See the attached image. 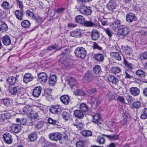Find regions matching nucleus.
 Returning a JSON list of instances; mask_svg holds the SVG:
<instances>
[{
	"label": "nucleus",
	"mask_w": 147,
	"mask_h": 147,
	"mask_svg": "<svg viewBox=\"0 0 147 147\" xmlns=\"http://www.w3.org/2000/svg\"><path fill=\"white\" fill-rule=\"evenodd\" d=\"M2 40L3 44L5 45H8L11 43V40L10 38L7 35H5L2 38Z\"/></svg>",
	"instance_id": "5701e85b"
},
{
	"label": "nucleus",
	"mask_w": 147,
	"mask_h": 147,
	"mask_svg": "<svg viewBox=\"0 0 147 147\" xmlns=\"http://www.w3.org/2000/svg\"><path fill=\"white\" fill-rule=\"evenodd\" d=\"M48 122L51 124L55 125L57 123V121L56 120H54L53 119L49 118L48 120Z\"/></svg>",
	"instance_id": "052dcab7"
},
{
	"label": "nucleus",
	"mask_w": 147,
	"mask_h": 147,
	"mask_svg": "<svg viewBox=\"0 0 147 147\" xmlns=\"http://www.w3.org/2000/svg\"><path fill=\"white\" fill-rule=\"evenodd\" d=\"M38 78L39 82L41 83L46 82L48 77L44 72H42L38 74Z\"/></svg>",
	"instance_id": "6e6552de"
},
{
	"label": "nucleus",
	"mask_w": 147,
	"mask_h": 147,
	"mask_svg": "<svg viewBox=\"0 0 147 147\" xmlns=\"http://www.w3.org/2000/svg\"><path fill=\"white\" fill-rule=\"evenodd\" d=\"M130 32L129 28L126 26L121 25L118 29L116 34L119 36H124L127 35Z\"/></svg>",
	"instance_id": "20e7f679"
},
{
	"label": "nucleus",
	"mask_w": 147,
	"mask_h": 147,
	"mask_svg": "<svg viewBox=\"0 0 147 147\" xmlns=\"http://www.w3.org/2000/svg\"><path fill=\"white\" fill-rule=\"evenodd\" d=\"M30 118L31 120L32 119H36L38 117V116L37 113H31L30 114Z\"/></svg>",
	"instance_id": "13d9d810"
},
{
	"label": "nucleus",
	"mask_w": 147,
	"mask_h": 147,
	"mask_svg": "<svg viewBox=\"0 0 147 147\" xmlns=\"http://www.w3.org/2000/svg\"><path fill=\"white\" fill-rule=\"evenodd\" d=\"M42 90V88L40 87H36L33 90L32 95L34 97H38L40 95Z\"/></svg>",
	"instance_id": "dca6fc26"
},
{
	"label": "nucleus",
	"mask_w": 147,
	"mask_h": 147,
	"mask_svg": "<svg viewBox=\"0 0 147 147\" xmlns=\"http://www.w3.org/2000/svg\"><path fill=\"white\" fill-rule=\"evenodd\" d=\"M110 55L111 57L117 60L120 61L121 59V57L119 54L117 52H111Z\"/></svg>",
	"instance_id": "7c9ffc66"
},
{
	"label": "nucleus",
	"mask_w": 147,
	"mask_h": 147,
	"mask_svg": "<svg viewBox=\"0 0 147 147\" xmlns=\"http://www.w3.org/2000/svg\"><path fill=\"white\" fill-rule=\"evenodd\" d=\"M81 134L84 136L88 137L92 135V132L90 130H83L81 132Z\"/></svg>",
	"instance_id": "58836bf2"
},
{
	"label": "nucleus",
	"mask_w": 147,
	"mask_h": 147,
	"mask_svg": "<svg viewBox=\"0 0 147 147\" xmlns=\"http://www.w3.org/2000/svg\"><path fill=\"white\" fill-rule=\"evenodd\" d=\"M7 84L10 86H12L18 82V80L13 76L9 77L7 79Z\"/></svg>",
	"instance_id": "f3484780"
},
{
	"label": "nucleus",
	"mask_w": 147,
	"mask_h": 147,
	"mask_svg": "<svg viewBox=\"0 0 147 147\" xmlns=\"http://www.w3.org/2000/svg\"><path fill=\"white\" fill-rule=\"evenodd\" d=\"M80 107L81 110L83 112H85L87 111L88 109L87 105L84 103H82L80 104Z\"/></svg>",
	"instance_id": "c03bdc74"
},
{
	"label": "nucleus",
	"mask_w": 147,
	"mask_h": 147,
	"mask_svg": "<svg viewBox=\"0 0 147 147\" xmlns=\"http://www.w3.org/2000/svg\"><path fill=\"white\" fill-rule=\"evenodd\" d=\"M141 103L139 101H136L133 102L131 106L132 109H138L140 107Z\"/></svg>",
	"instance_id": "f704fd0d"
},
{
	"label": "nucleus",
	"mask_w": 147,
	"mask_h": 147,
	"mask_svg": "<svg viewBox=\"0 0 147 147\" xmlns=\"http://www.w3.org/2000/svg\"><path fill=\"white\" fill-rule=\"evenodd\" d=\"M123 63L126 67L131 69L132 68L133 66L132 64L129 63L125 59H124Z\"/></svg>",
	"instance_id": "6e6d98bb"
},
{
	"label": "nucleus",
	"mask_w": 147,
	"mask_h": 147,
	"mask_svg": "<svg viewBox=\"0 0 147 147\" xmlns=\"http://www.w3.org/2000/svg\"><path fill=\"white\" fill-rule=\"evenodd\" d=\"M15 14L16 18L19 20H22L23 19V13L22 10H16L15 12Z\"/></svg>",
	"instance_id": "4be33fe9"
},
{
	"label": "nucleus",
	"mask_w": 147,
	"mask_h": 147,
	"mask_svg": "<svg viewBox=\"0 0 147 147\" xmlns=\"http://www.w3.org/2000/svg\"><path fill=\"white\" fill-rule=\"evenodd\" d=\"M82 30L76 29L70 32V35L75 38H80L82 36Z\"/></svg>",
	"instance_id": "1a4fd4ad"
},
{
	"label": "nucleus",
	"mask_w": 147,
	"mask_h": 147,
	"mask_svg": "<svg viewBox=\"0 0 147 147\" xmlns=\"http://www.w3.org/2000/svg\"><path fill=\"white\" fill-rule=\"evenodd\" d=\"M1 6L5 9H8L10 7L9 3L7 1H4L1 5Z\"/></svg>",
	"instance_id": "09e8293b"
},
{
	"label": "nucleus",
	"mask_w": 147,
	"mask_h": 147,
	"mask_svg": "<svg viewBox=\"0 0 147 147\" xmlns=\"http://www.w3.org/2000/svg\"><path fill=\"white\" fill-rule=\"evenodd\" d=\"M111 71L114 74L118 73L120 72V69L117 67H113L111 69Z\"/></svg>",
	"instance_id": "3c124183"
},
{
	"label": "nucleus",
	"mask_w": 147,
	"mask_h": 147,
	"mask_svg": "<svg viewBox=\"0 0 147 147\" xmlns=\"http://www.w3.org/2000/svg\"><path fill=\"white\" fill-rule=\"evenodd\" d=\"M91 36L92 40H96L99 38V34L98 31L94 30H93L92 32L91 33Z\"/></svg>",
	"instance_id": "393cba45"
},
{
	"label": "nucleus",
	"mask_w": 147,
	"mask_h": 147,
	"mask_svg": "<svg viewBox=\"0 0 147 147\" xmlns=\"http://www.w3.org/2000/svg\"><path fill=\"white\" fill-rule=\"evenodd\" d=\"M140 118L142 119H146L147 118V108H144L142 111Z\"/></svg>",
	"instance_id": "e433bc0d"
},
{
	"label": "nucleus",
	"mask_w": 147,
	"mask_h": 147,
	"mask_svg": "<svg viewBox=\"0 0 147 147\" xmlns=\"http://www.w3.org/2000/svg\"><path fill=\"white\" fill-rule=\"evenodd\" d=\"M94 73L96 74H99L101 71V68L98 65H96L93 69Z\"/></svg>",
	"instance_id": "603ef678"
},
{
	"label": "nucleus",
	"mask_w": 147,
	"mask_h": 147,
	"mask_svg": "<svg viewBox=\"0 0 147 147\" xmlns=\"http://www.w3.org/2000/svg\"><path fill=\"white\" fill-rule=\"evenodd\" d=\"M63 118L66 120H67L69 118L70 115L69 113L66 112H64L62 114Z\"/></svg>",
	"instance_id": "5fc2aeb1"
},
{
	"label": "nucleus",
	"mask_w": 147,
	"mask_h": 147,
	"mask_svg": "<svg viewBox=\"0 0 147 147\" xmlns=\"http://www.w3.org/2000/svg\"><path fill=\"white\" fill-rule=\"evenodd\" d=\"M26 15L27 16L31 18H34L35 17L33 13L29 10L26 11Z\"/></svg>",
	"instance_id": "8fccbe9b"
},
{
	"label": "nucleus",
	"mask_w": 147,
	"mask_h": 147,
	"mask_svg": "<svg viewBox=\"0 0 147 147\" xmlns=\"http://www.w3.org/2000/svg\"><path fill=\"white\" fill-rule=\"evenodd\" d=\"M65 54H66V53L63 52L60 55L59 62L62 64L63 66L65 67H67L70 65L69 61L70 59L69 58H66V56L65 55Z\"/></svg>",
	"instance_id": "39448f33"
},
{
	"label": "nucleus",
	"mask_w": 147,
	"mask_h": 147,
	"mask_svg": "<svg viewBox=\"0 0 147 147\" xmlns=\"http://www.w3.org/2000/svg\"><path fill=\"white\" fill-rule=\"evenodd\" d=\"M20 130V127L19 125L13 124L10 127V131L12 133H18Z\"/></svg>",
	"instance_id": "ddd939ff"
},
{
	"label": "nucleus",
	"mask_w": 147,
	"mask_h": 147,
	"mask_svg": "<svg viewBox=\"0 0 147 147\" xmlns=\"http://www.w3.org/2000/svg\"><path fill=\"white\" fill-rule=\"evenodd\" d=\"M3 138L5 142L7 144H11L12 142V139L10 134L6 132L3 135Z\"/></svg>",
	"instance_id": "9d476101"
},
{
	"label": "nucleus",
	"mask_w": 147,
	"mask_h": 147,
	"mask_svg": "<svg viewBox=\"0 0 147 147\" xmlns=\"http://www.w3.org/2000/svg\"><path fill=\"white\" fill-rule=\"evenodd\" d=\"M105 139L103 137L98 136L96 140V142L100 144H103L105 143Z\"/></svg>",
	"instance_id": "de8ad7c7"
},
{
	"label": "nucleus",
	"mask_w": 147,
	"mask_h": 147,
	"mask_svg": "<svg viewBox=\"0 0 147 147\" xmlns=\"http://www.w3.org/2000/svg\"><path fill=\"white\" fill-rule=\"evenodd\" d=\"M23 90V88L17 86L12 88L10 92L12 94L17 95L18 98L22 99L24 100L26 99V98Z\"/></svg>",
	"instance_id": "f257e3e1"
},
{
	"label": "nucleus",
	"mask_w": 147,
	"mask_h": 147,
	"mask_svg": "<svg viewBox=\"0 0 147 147\" xmlns=\"http://www.w3.org/2000/svg\"><path fill=\"white\" fill-rule=\"evenodd\" d=\"M7 29V26L5 23L3 22H0V30L3 32L6 31Z\"/></svg>",
	"instance_id": "473e14b6"
},
{
	"label": "nucleus",
	"mask_w": 147,
	"mask_h": 147,
	"mask_svg": "<svg viewBox=\"0 0 147 147\" xmlns=\"http://www.w3.org/2000/svg\"><path fill=\"white\" fill-rule=\"evenodd\" d=\"M77 147H84V142L83 141H79L77 142L76 144Z\"/></svg>",
	"instance_id": "4d7b16f0"
},
{
	"label": "nucleus",
	"mask_w": 147,
	"mask_h": 147,
	"mask_svg": "<svg viewBox=\"0 0 147 147\" xmlns=\"http://www.w3.org/2000/svg\"><path fill=\"white\" fill-rule=\"evenodd\" d=\"M74 94L76 96H82L85 95L84 92L82 90H76L74 91Z\"/></svg>",
	"instance_id": "79ce46f5"
},
{
	"label": "nucleus",
	"mask_w": 147,
	"mask_h": 147,
	"mask_svg": "<svg viewBox=\"0 0 147 147\" xmlns=\"http://www.w3.org/2000/svg\"><path fill=\"white\" fill-rule=\"evenodd\" d=\"M141 58L144 59H147V52H144L142 53L141 55Z\"/></svg>",
	"instance_id": "338daca9"
},
{
	"label": "nucleus",
	"mask_w": 147,
	"mask_h": 147,
	"mask_svg": "<svg viewBox=\"0 0 147 147\" xmlns=\"http://www.w3.org/2000/svg\"><path fill=\"white\" fill-rule=\"evenodd\" d=\"M75 55L82 59H84L86 55V52L85 49L82 47H78L74 51Z\"/></svg>",
	"instance_id": "7ed1b4c3"
},
{
	"label": "nucleus",
	"mask_w": 147,
	"mask_h": 147,
	"mask_svg": "<svg viewBox=\"0 0 147 147\" xmlns=\"http://www.w3.org/2000/svg\"><path fill=\"white\" fill-rule=\"evenodd\" d=\"M130 117L128 113H124L122 114L123 119L120 122L122 125L124 126L127 124V120Z\"/></svg>",
	"instance_id": "9b49d317"
},
{
	"label": "nucleus",
	"mask_w": 147,
	"mask_h": 147,
	"mask_svg": "<svg viewBox=\"0 0 147 147\" xmlns=\"http://www.w3.org/2000/svg\"><path fill=\"white\" fill-rule=\"evenodd\" d=\"M68 83L70 86L72 88L73 86L76 85L77 82L74 78H71L69 80Z\"/></svg>",
	"instance_id": "ea45409f"
},
{
	"label": "nucleus",
	"mask_w": 147,
	"mask_h": 147,
	"mask_svg": "<svg viewBox=\"0 0 147 147\" xmlns=\"http://www.w3.org/2000/svg\"><path fill=\"white\" fill-rule=\"evenodd\" d=\"M116 5L115 2L113 0H111L107 4V7L109 10L113 11V10L115 8Z\"/></svg>",
	"instance_id": "aec40b11"
},
{
	"label": "nucleus",
	"mask_w": 147,
	"mask_h": 147,
	"mask_svg": "<svg viewBox=\"0 0 147 147\" xmlns=\"http://www.w3.org/2000/svg\"><path fill=\"white\" fill-rule=\"evenodd\" d=\"M65 9V8L61 7L57 9L56 11L57 13H60L63 12Z\"/></svg>",
	"instance_id": "69168bd1"
},
{
	"label": "nucleus",
	"mask_w": 147,
	"mask_h": 147,
	"mask_svg": "<svg viewBox=\"0 0 147 147\" xmlns=\"http://www.w3.org/2000/svg\"><path fill=\"white\" fill-rule=\"evenodd\" d=\"M73 125L76 126V127L78 129H81L83 127V124L81 123H74Z\"/></svg>",
	"instance_id": "e2e57ef3"
},
{
	"label": "nucleus",
	"mask_w": 147,
	"mask_h": 147,
	"mask_svg": "<svg viewBox=\"0 0 147 147\" xmlns=\"http://www.w3.org/2000/svg\"><path fill=\"white\" fill-rule=\"evenodd\" d=\"M61 101L64 104L67 105L69 103L70 99L68 95H64L60 98Z\"/></svg>",
	"instance_id": "bb28decb"
},
{
	"label": "nucleus",
	"mask_w": 147,
	"mask_h": 147,
	"mask_svg": "<svg viewBox=\"0 0 147 147\" xmlns=\"http://www.w3.org/2000/svg\"><path fill=\"white\" fill-rule=\"evenodd\" d=\"M28 138L30 141H34L36 140L37 135L35 132H34L28 135Z\"/></svg>",
	"instance_id": "c9c22d12"
},
{
	"label": "nucleus",
	"mask_w": 147,
	"mask_h": 147,
	"mask_svg": "<svg viewBox=\"0 0 147 147\" xmlns=\"http://www.w3.org/2000/svg\"><path fill=\"white\" fill-rule=\"evenodd\" d=\"M34 78V77L30 73L26 74L24 76L23 78V81L26 83L28 82L32 81Z\"/></svg>",
	"instance_id": "4468645a"
},
{
	"label": "nucleus",
	"mask_w": 147,
	"mask_h": 147,
	"mask_svg": "<svg viewBox=\"0 0 147 147\" xmlns=\"http://www.w3.org/2000/svg\"><path fill=\"white\" fill-rule=\"evenodd\" d=\"M93 122L97 123L98 125L102 123V121L100 119V116L99 114H96L93 117Z\"/></svg>",
	"instance_id": "412c9836"
},
{
	"label": "nucleus",
	"mask_w": 147,
	"mask_h": 147,
	"mask_svg": "<svg viewBox=\"0 0 147 147\" xmlns=\"http://www.w3.org/2000/svg\"><path fill=\"white\" fill-rule=\"evenodd\" d=\"M101 102V100L99 98H96L92 103V106L94 107L95 106V107H96L98 105L100 104Z\"/></svg>",
	"instance_id": "49530a36"
},
{
	"label": "nucleus",
	"mask_w": 147,
	"mask_h": 147,
	"mask_svg": "<svg viewBox=\"0 0 147 147\" xmlns=\"http://www.w3.org/2000/svg\"><path fill=\"white\" fill-rule=\"evenodd\" d=\"M83 25L84 26L88 27H92L96 25V24L91 21H85Z\"/></svg>",
	"instance_id": "37998d69"
},
{
	"label": "nucleus",
	"mask_w": 147,
	"mask_h": 147,
	"mask_svg": "<svg viewBox=\"0 0 147 147\" xmlns=\"http://www.w3.org/2000/svg\"><path fill=\"white\" fill-rule=\"evenodd\" d=\"M124 52L126 55H129L132 53V49L130 47L126 46L124 47Z\"/></svg>",
	"instance_id": "72a5a7b5"
},
{
	"label": "nucleus",
	"mask_w": 147,
	"mask_h": 147,
	"mask_svg": "<svg viewBox=\"0 0 147 147\" xmlns=\"http://www.w3.org/2000/svg\"><path fill=\"white\" fill-rule=\"evenodd\" d=\"M75 116L79 119H82L84 117L83 112L81 110H76L74 111Z\"/></svg>",
	"instance_id": "b1692460"
},
{
	"label": "nucleus",
	"mask_w": 147,
	"mask_h": 147,
	"mask_svg": "<svg viewBox=\"0 0 147 147\" xmlns=\"http://www.w3.org/2000/svg\"><path fill=\"white\" fill-rule=\"evenodd\" d=\"M57 80L56 76L55 75H51L49 77V83L50 85L54 86L56 83Z\"/></svg>",
	"instance_id": "a878e982"
},
{
	"label": "nucleus",
	"mask_w": 147,
	"mask_h": 147,
	"mask_svg": "<svg viewBox=\"0 0 147 147\" xmlns=\"http://www.w3.org/2000/svg\"><path fill=\"white\" fill-rule=\"evenodd\" d=\"M105 136L109 138L110 140H115L119 138L118 135H105Z\"/></svg>",
	"instance_id": "a19ab883"
},
{
	"label": "nucleus",
	"mask_w": 147,
	"mask_h": 147,
	"mask_svg": "<svg viewBox=\"0 0 147 147\" xmlns=\"http://www.w3.org/2000/svg\"><path fill=\"white\" fill-rule=\"evenodd\" d=\"M120 23L121 22L119 20L115 21L111 24V27L113 30L115 31L117 30V28H119L121 27Z\"/></svg>",
	"instance_id": "a211bd4d"
},
{
	"label": "nucleus",
	"mask_w": 147,
	"mask_h": 147,
	"mask_svg": "<svg viewBox=\"0 0 147 147\" xmlns=\"http://www.w3.org/2000/svg\"><path fill=\"white\" fill-rule=\"evenodd\" d=\"M43 126V123H42L39 122L35 125V127L39 129L42 128Z\"/></svg>",
	"instance_id": "774afa93"
},
{
	"label": "nucleus",
	"mask_w": 147,
	"mask_h": 147,
	"mask_svg": "<svg viewBox=\"0 0 147 147\" xmlns=\"http://www.w3.org/2000/svg\"><path fill=\"white\" fill-rule=\"evenodd\" d=\"M79 11L83 15L89 16L91 14L92 11L90 9V6H86L85 5V3H82L79 7Z\"/></svg>",
	"instance_id": "f03ea898"
},
{
	"label": "nucleus",
	"mask_w": 147,
	"mask_h": 147,
	"mask_svg": "<svg viewBox=\"0 0 147 147\" xmlns=\"http://www.w3.org/2000/svg\"><path fill=\"white\" fill-rule=\"evenodd\" d=\"M108 80L114 84H116L118 82V80L116 78L112 76H110L108 78Z\"/></svg>",
	"instance_id": "2f4dec72"
},
{
	"label": "nucleus",
	"mask_w": 147,
	"mask_h": 147,
	"mask_svg": "<svg viewBox=\"0 0 147 147\" xmlns=\"http://www.w3.org/2000/svg\"><path fill=\"white\" fill-rule=\"evenodd\" d=\"M96 90L95 88H93L87 91L88 96L92 95V94L96 92Z\"/></svg>",
	"instance_id": "680f3d73"
},
{
	"label": "nucleus",
	"mask_w": 147,
	"mask_h": 147,
	"mask_svg": "<svg viewBox=\"0 0 147 147\" xmlns=\"http://www.w3.org/2000/svg\"><path fill=\"white\" fill-rule=\"evenodd\" d=\"M49 139L53 141H57L61 139L62 134L58 132H54L50 134L49 136Z\"/></svg>",
	"instance_id": "0eeeda50"
},
{
	"label": "nucleus",
	"mask_w": 147,
	"mask_h": 147,
	"mask_svg": "<svg viewBox=\"0 0 147 147\" xmlns=\"http://www.w3.org/2000/svg\"><path fill=\"white\" fill-rule=\"evenodd\" d=\"M21 25L22 27L24 28H27L30 26V23L28 20H25L22 22Z\"/></svg>",
	"instance_id": "4c0bfd02"
},
{
	"label": "nucleus",
	"mask_w": 147,
	"mask_h": 147,
	"mask_svg": "<svg viewBox=\"0 0 147 147\" xmlns=\"http://www.w3.org/2000/svg\"><path fill=\"white\" fill-rule=\"evenodd\" d=\"M23 111L25 113L30 114L32 111V106L26 105L23 108Z\"/></svg>",
	"instance_id": "c756f323"
},
{
	"label": "nucleus",
	"mask_w": 147,
	"mask_h": 147,
	"mask_svg": "<svg viewBox=\"0 0 147 147\" xmlns=\"http://www.w3.org/2000/svg\"><path fill=\"white\" fill-rule=\"evenodd\" d=\"M49 110L53 114H58L61 112L62 109L61 106L56 105L52 106L50 108Z\"/></svg>",
	"instance_id": "423d86ee"
},
{
	"label": "nucleus",
	"mask_w": 147,
	"mask_h": 147,
	"mask_svg": "<svg viewBox=\"0 0 147 147\" xmlns=\"http://www.w3.org/2000/svg\"><path fill=\"white\" fill-rule=\"evenodd\" d=\"M94 58L97 61L102 62L104 59V57L103 54H97L94 55Z\"/></svg>",
	"instance_id": "c85d7f7f"
},
{
	"label": "nucleus",
	"mask_w": 147,
	"mask_h": 147,
	"mask_svg": "<svg viewBox=\"0 0 147 147\" xmlns=\"http://www.w3.org/2000/svg\"><path fill=\"white\" fill-rule=\"evenodd\" d=\"M93 78L92 74L90 72H88L83 77V79L84 82H89L91 81Z\"/></svg>",
	"instance_id": "2eb2a0df"
},
{
	"label": "nucleus",
	"mask_w": 147,
	"mask_h": 147,
	"mask_svg": "<svg viewBox=\"0 0 147 147\" xmlns=\"http://www.w3.org/2000/svg\"><path fill=\"white\" fill-rule=\"evenodd\" d=\"M76 20L78 23L83 24L85 21V18L82 15H78L77 16L76 18Z\"/></svg>",
	"instance_id": "cd10ccee"
},
{
	"label": "nucleus",
	"mask_w": 147,
	"mask_h": 147,
	"mask_svg": "<svg viewBox=\"0 0 147 147\" xmlns=\"http://www.w3.org/2000/svg\"><path fill=\"white\" fill-rule=\"evenodd\" d=\"M93 47L94 49H96L99 50H101L102 49V48L99 46L98 44L95 42L93 43Z\"/></svg>",
	"instance_id": "bf43d9fd"
},
{
	"label": "nucleus",
	"mask_w": 147,
	"mask_h": 147,
	"mask_svg": "<svg viewBox=\"0 0 147 147\" xmlns=\"http://www.w3.org/2000/svg\"><path fill=\"white\" fill-rule=\"evenodd\" d=\"M103 29L109 38H111L112 36L113 33L109 28H107L106 29L104 28Z\"/></svg>",
	"instance_id": "864d4df0"
},
{
	"label": "nucleus",
	"mask_w": 147,
	"mask_h": 147,
	"mask_svg": "<svg viewBox=\"0 0 147 147\" xmlns=\"http://www.w3.org/2000/svg\"><path fill=\"white\" fill-rule=\"evenodd\" d=\"M137 19V17L133 13H129L126 15V20L128 22H131L136 20Z\"/></svg>",
	"instance_id": "f8f14e48"
},
{
	"label": "nucleus",
	"mask_w": 147,
	"mask_h": 147,
	"mask_svg": "<svg viewBox=\"0 0 147 147\" xmlns=\"http://www.w3.org/2000/svg\"><path fill=\"white\" fill-rule=\"evenodd\" d=\"M136 74L141 77H144L145 76V72L141 69H138L136 71Z\"/></svg>",
	"instance_id": "a18cd8bd"
},
{
	"label": "nucleus",
	"mask_w": 147,
	"mask_h": 147,
	"mask_svg": "<svg viewBox=\"0 0 147 147\" xmlns=\"http://www.w3.org/2000/svg\"><path fill=\"white\" fill-rule=\"evenodd\" d=\"M129 92L130 94L134 96L138 95L140 92L139 89L136 87H132L129 89Z\"/></svg>",
	"instance_id": "6ab92c4d"
},
{
	"label": "nucleus",
	"mask_w": 147,
	"mask_h": 147,
	"mask_svg": "<svg viewBox=\"0 0 147 147\" xmlns=\"http://www.w3.org/2000/svg\"><path fill=\"white\" fill-rule=\"evenodd\" d=\"M3 103L7 107L9 105L10 101L9 100L7 99H4L3 101Z\"/></svg>",
	"instance_id": "0e129e2a"
}]
</instances>
